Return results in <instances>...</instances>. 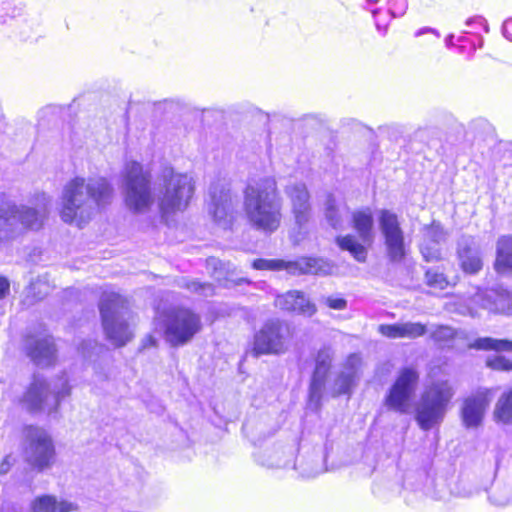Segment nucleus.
I'll return each instance as SVG.
<instances>
[{
  "instance_id": "obj_1",
  "label": "nucleus",
  "mask_w": 512,
  "mask_h": 512,
  "mask_svg": "<svg viewBox=\"0 0 512 512\" xmlns=\"http://www.w3.org/2000/svg\"><path fill=\"white\" fill-rule=\"evenodd\" d=\"M114 188L105 177H75L63 188L61 219L82 227L113 198Z\"/></svg>"
},
{
  "instance_id": "obj_2",
  "label": "nucleus",
  "mask_w": 512,
  "mask_h": 512,
  "mask_svg": "<svg viewBox=\"0 0 512 512\" xmlns=\"http://www.w3.org/2000/svg\"><path fill=\"white\" fill-rule=\"evenodd\" d=\"M243 207L249 224L256 230L272 234L282 222V198L274 177L251 180L244 190Z\"/></svg>"
},
{
  "instance_id": "obj_3",
  "label": "nucleus",
  "mask_w": 512,
  "mask_h": 512,
  "mask_svg": "<svg viewBox=\"0 0 512 512\" xmlns=\"http://www.w3.org/2000/svg\"><path fill=\"white\" fill-rule=\"evenodd\" d=\"M99 310L107 339L116 347L126 345L133 338L127 300L116 292L105 291Z\"/></svg>"
},
{
  "instance_id": "obj_4",
  "label": "nucleus",
  "mask_w": 512,
  "mask_h": 512,
  "mask_svg": "<svg viewBox=\"0 0 512 512\" xmlns=\"http://www.w3.org/2000/svg\"><path fill=\"white\" fill-rule=\"evenodd\" d=\"M194 193L192 178L185 173L165 167L158 184L157 203L162 217L187 208Z\"/></svg>"
},
{
  "instance_id": "obj_5",
  "label": "nucleus",
  "mask_w": 512,
  "mask_h": 512,
  "mask_svg": "<svg viewBox=\"0 0 512 512\" xmlns=\"http://www.w3.org/2000/svg\"><path fill=\"white\" fill-rule=\"evenodd\" d=\"M122 191L126 207L141 214L150 210L155 201L151 175L136 161L127 162L122 172Z\"/></svg>"
},
{
  "instance_id": "obj_6",
  "label": "nucleus",
  "mask_w": 512,
  "mask_h": 512,
  "mask_svg": "<svg viewBox=\"0 0 512 512\" xmlns=\"http://www.w3.org/2000/svg\"><path fill=\"white\" fill-rule=\"evenodd\" d=\"M70 390L65 373L51 381L35 375L24 395V403L32 412L52 414L57 411L61 400L70 395Z\"/></svg>"
},
{
  "instance_id": "obj_7",
  "label": "nucleus",
  "mask_w": 512,
  "mask_h": 512,
  "mask_svg": "<svg viewBox=\"0 0 512 512\" xmlns=\"http://www.w3.org/2000/svg\"><path fill=\"white\" fill-rule=\"evenodd\" d=\"M453 395L447 382L434 383L424 390L415 408V420L422 430L428 431L443 421Z\"/></svg>"
},
{
  "instance_id": "obj_8",
  "label": "nucleus",
  "mask_w": 512,
  "mask_h": 512,
  "mask_svg": "<svg viewBox=\"0 0 512 512\" xmlns=\"http://www.w3.org/2000/svg\"><path fill=\"white\" fill-rule=\"evenodd\" d=\"M202 329L199 314L189 308L171 310L164 320V339L171 347L189 343Z\"/></svg>"
},
{
  "instance_id": "obj_9",
  "label": "nucleus",
  "mask_w": 512,
  "mask_h": 512,
  "mask_svg": "<svg viewBox=\"0 0 512 512\" xmlns=\"http://www.w3.org/2000/svg\"><path fill=\"white\" fill-rule=\"evenodd\" d=\"M252 267L257 270H285L293 276L313 274L326 276L332 273L333 265L320 257H300L293 261L282 259H256Z\"/></svg>"
},
{
  "instance_id": "obj_10",
  "label": "nucleus",
  "mask_w": 512,
  "mask_h": 512,
  "mask_svg": "<svg viewBox=\"0 0 512 512\" xmlns=\"http://www.w3.org/2000/svg\"><path fill=\"white\" fill-rule=\"evenodd\" d=\"M378 224L385 252L391 263H401L407 255L405 233L398 215L388 209L379 212Z\"/></svg>"
},
{
  "instance_id": "obj_11",
  "label": "nucleus",
  "mask_w": 512,
  "mask_h": 512,
  "mask_svg": "<svg viewBox=\"0 0 512 512\" xmlns=\"http://www.w3.org/2000/svg\"><path fill=\"white\" fill-rule=\"evenodd\" d=\"M55 449L50 435L42 428L28 426L25 429L24 456L28 464L38 471L51 466Z\"/></svg>"
},
{
  "instance_id": "obj_12",
  "label": "nucleus",
  "mask_w": 512,
  "mask_h": 512,
  "mask_svg": "<svg viewBox=\"0 0 512 512\" xmlns=\"http://www.w3.org/2000/svg\"><path fill=\"white\" fill-rule=\"evenodd\" d=\"M288 333V327L279 319L268 320L254 336L255 355L283 352Z\"/></svg>"
},
{
  "instance_id": "obj_13",
  "label": "nucleus",
  "mask_w": 512,
  "mask_h": 512,
  "mask_svg": "<svg viewBox=\"0 0 512 512\" xmlns=\"http://www.w3.org/2000/svg\"><path fill=\"white\" fill-rule=\"evenodd\" d=\"M418 380L419 375L415 369L403 368L386 396L387 408L401 414L406 413L408 402L415 391Z\"/></svg>"
},
{
  "instance_id": "obj_14",
  "label": "nucleus",
  "mask_w": 512,
  "mask_h": 512,
  "mask_svg": "<svg viewBox=\"0 0 512 512\" xmlns=\"http://www.w3.org/2000/svg\"><path fill=\"white\" fill-rule=\"evenodd\" d=\"M40 201L41 206L39 208L6 202L9 216L15 223V234L21 232L23 229L38 230L41 228L44 218L48 213L50 199L46 194H42Z\"/></svg>"
},
{
  "instance_id": "obj_15",
  "label": "nucleus",
  "mask_w": 512,
  "mask_h": 512,
  "mask_svg": "<svg viewBox=\"0 0 512 512\" xmlns=\"http://www.w3.org/2000/svg\"><path fill=\"white\" fill-rule=\"evenodd\" d=\"M457 258L465 274H478L484 265L480 242L473 236H462L457 242Z\"/></svg>"
},
{
  "instance_id": "obj_16",
  "label": "nucleus",
  "mask_w": 512,
  "mask_h": 512,
  "mask_svg": "<svg viewBox=\"0 0 512 512\" xmlns=\"http://www.w3.org/2000/svg\"><path fill=\"white\" fill-rule=\"evenodd\" d=\"M209 196V213L215 222L226 227L231 222L233 212L230 189L225 184L215 183L209 188Z\"/></svg>"
},
{
  "instance_id": "obj_17",
  "label": "nucleus",
  "mask_w": 512,
  "mask_h": 512,
  "mask_svg": "<svg viewBox=\"0 0 512 512\" xmlns=\"http://www.w3.org/2000/svg\"><path fill=\"white\" fill-rule=\"evenodd\" d=\"M295 225L301 230L311 217L310 194L304 183H292L285 187Z\"/></svg>"
},
{
  "instance_id": "obj_18",
  "label": "nucleus",
  "mask_w": 512,
  "mask_h": 512,
  "mask_svg": "<svg viewBox=\"0 0 512 512\" xmlns=\"http://www.w3.org/2000/svg\"><path fill=\"white\" fill-rule=\"evenodd\" d=\"M334 351L331 347L321 348L315 358V368L309 386V403L318 405L322 399L327 374L331 367Z\"/></svg>"
},
{
  "instance_id": "obj_19",
  "label": "nucleus",
  "mask_w": 512,
  "mask_h": 512,
  "mask_svg": "<svg viewBox=\"0 0 512 512\" xmlns=\"http://www.w3.org/2000/svg\"><path fill=\"white\" fill-rule=\"evenodd\" d=\"M24 12L25 4L21 0H0V24L12 21L11 25L19 29L18 36L22 40L28 39L34 30L33 24L23 17Z\"/></svg>"
},
{
  "instance_id": "obj_20",
  "label": "nucleus",
  "mask_w": 512,
  "mask_h": 512,
  "mask_svg": "<svg viewBox=\"0 0 512 512\" xmlns=\"http://www.w3.org/2000/svg\"><path fill=\"white\" fill-rule=\"evenodd\" d=\"M489 404L488 391H479L466 398L461 409V417L466 428H476L483 420Z\"/></svg>"
},
{
  "instance_id": "obj_21",
  "label": "nucleus",
  "mask_w": 512,
  "mask_h": 512,
  "mask_svg": "<svg viewBox=\"0 0 512 512\" xmlns=\"http://www.w3.org/2000/svg\"><path fill=\"white\" fill-rule=\"evenodd\" d=\"M360 366L361 357L359 354L353 353L347 357L342 370L334 380L332 388L334 396L351 394V390L358 379Z\"/></svg>"
},
{
  "instance_id": "obj_22",
  "label": "nucleus",
  "mask_w": 512,
  "mask_h": 512,
  "mask_svg": "<svg viewBox=\"0 0 512 512\" xmlns=\"http://www.w3.org/2000/svg\"><path fill=\"white\" fill-rule=\"evenodd\" d=\"M275 305L284 311L306 317L313 316L317 311L316 305L303 292L298 290H291L278 295L275 299Z\"/></svg>"
},
{
  "instance_id": "obj_23",
  "label": "nucleus",
  "mask_w": 512,
  "mask_h": 512,
  "mask_svg": "<svg viewBox=\"0 0 512 512\" xmlns=\"http://www.w3.org/2000/svg\"><path fill=\"white\" fill-rule=\"evenodd\" d=\"M26 350L28 356L37 366H49L55 359L56 350L51 336L28 338L26 340Z\"/></svg>"
},
{
  "instance_id": "obj_24",
  "label": "nucleus",
  "mask_w": 512,
  "mask_h": 512,
  "mask_svg": "<svg viewBox=\"0 0 512 512\" xmlns=\"http://www.w3.org/2000/svg\"><path fill=\"white\" fill-rule=\"evenodd\" d=\"M256 461L267 468H287L293 461V450L280 446L266 447L256 455Z\"/></svg>"
},
{
  "instance_id": "obj_25",
  "label": "nucleus",
  "mask_w": 512,
  "mask_h": 512,
  "mask_svg": "<svg viewBox=\"0 0 512 512\" xmlns=\"http://www.w3.org/2000/svg\"><path fill=\"white\" fill-rule=\"evenodd\" d=\"M483 307L494 312L512 314V294L504 288H493L485 292Z\"/></svg>"
},
{
  "instance_id": "obj_26",
  "label": "nucleus",
  "mask_w": 512,
  "mask_h": 512,
  "mask_svg": "<svg viewBox=\"0 0 512 512\" xmlns=\"http://www.w3.org/2000/svg\"><path fill=\"white\" fill-rule=\"evenodd\" d=\"M494 269L501 275H512V236L502 235L496 242Z\"/></svg>"
},
{
  "instance_id": "obj_27",
  "label": "nucleus",
  "mask_w": 512,
  "mask_h": 512,
  "mask_svg": "<svg viewBox=\"0 0 512 512\" xmlns=\"http://www.w3.org/2000/svg\"><path fill=\"white\" fill-rule=\"evenodd\" d=\"M352 224L363 243L369 244L373 241L374 219L369 208L354 211L352 213Z\"/></svg>"
},
{
  "instance_id": "obj_28",
  "label": "nucleus",
  "mask_w": 512,
  "mask_h": 512,
  "mask_svg": "<svg viewBox=\"0 0 512 512\" xmlns=\"http://www.w3.org/2000/svg\"><path fill=\"white\" fill-rule=\"evenodd\" d=\"M31 509L33 512H73L78 506L67 501L58 502L54 496L43 495L31 503Z\"/></svg>"
},
{
  "instance_id": "obj_29",
  "label": "nucleus",
  "mask_w": 512,
  "mask_h": 512,
  "mask_svg": "<svg viewBox=\"0 0 512 512\" xmlns=\"http://www.w3.org/2000/svg\"><path fill=\"white\" fill-rule=\"evenodd\" d=\"M336 243L340 249L348 251L356 261L361 263L366 261L367 250L354 235L348 234L345 236H338L336 238Z\"/></svg>"
},
{
  "instance_id": "obj_30",
  "label": "nucleus",
  "mask_w": 512,
  "mask_h": 512,
  "mask_svg": "<svg viewBox=\"0 0 512 512\" xmlns=\"http://www.w3.org/2000/svg\"><path fill=\"white\" fill-rule=\"evenodd\" d=\"M494 418L502 424L512 423V388L504 392L496 402Z\"/></svg>"
},
{
  "instance_id": "obj_31",
  "label": "nucleus",
  "mask_w": 512,
  "mask_h": 512,
  "mask_svg": "<svg viewBox=\"0 0 512 512\" xmlns=\"http://www.w3.org/2000/svg\"><path fill=\"white\" fill-rule=\"evenodd\" d=\"M471 348L477 350H495L501 351H512V341L507 339H495L492 337H480L477 338L471 345Z\"/></svg>"
},
{
  "instance_id": "obj_32",
  "label": "nucleus",
  "mask_w": 512,
  "mask_h": 512,
  "mask_svg": "<svg viewBox=\"0 0 512 512\" xmlns=\"http://www.w3.org/2000/svg\"><path fill=\"white\" fill-rule=\"evenodd\" d=\"M15 235V223L9 216L6 201L0 198V242Z\"/></svg>"
},
{
  "instance_id": "obj_33",
  "label": "nucleus",
  "mask_w": 512,
  "mask_h": 512,
  "mask_svg": "<svg viewBox=\"0 0 512 512\" xmlns=\"http://www.w3.org/2000/svg\"><path fill=\"white\" fill-rule=\"evenodd\" d=\"M206 262L207 268L212 269V276L218 282L230 280V275L234 269L231 263H224L215 257L208 258Z\"/></svg>"
},
{
  "instance_id": "obj_34",
  "label": "nucleus",
  "mask_w": 512,
  "mask_h": 512,
  "mask_svg": "<svg viewBox=\"0 0 512 512\" xmlns=\"http://www.w3.org/2000/svg\"><path fill=\"white\" fill-rule=\"evenodd\" d=\"M447 233L439 222L433 221L423 228L422 241L428 243L442 244L446 241Z\"/></svg>"
},
{
  "instance_id": "obj_35",
  "label": "nucleus",
  "mask_w": 512,
  "mask_h": 512,
  "mask_svg": "<svg viewBox=\"0 0 512 512\" xmlns=\"http://www.w3.org/2000/svg\"><path fill=\"white\" fill-rule=\"evenodd\" d=\"M179 286L204 297L212 296L214 294L213 285L206 282L183 278L180 280Z\"/></svg>"
},
{
  "instance_id": "obj_36",
  "label": "nucleus",
  "mask_w": 512,
  "mask_h": 512,
  "mask_svg": "<svg viewBox=\"0 0 512 512\" xmlns=\"http://www.w3.org/2000/svg\"><path fill=\"white\" fill-rule=\"evenodd\" d=\"M441 244L421 241L420 253L426 262H438L442 259Z\"/></svg>"
},
{
  "instance_id": "obj_37",
  "label": "nucleus",
  "mask_w": 512,
  "mask_h": 512,
  "mask_svg": "<svg viewBox=\"0 0 512 512\" xmlns=\"http://www.w3.org/2000/svg\"><path fill=\"white\" fill-rule=\"evenodd\" d=\"M325 216L330 226L334 229H338L342 226V217L336 206L335 199L331 196H329L326 201Z\"/></svg>"
},
{
  "instance_id": "obj_38",
  "label": "nucleus",
  "mask_w": 512,
  "mask_h": 512,
  "mask_svg": "<svg viewBox=\"0 0 512 512\" xmlns=\"http://www.w3.org/2000/svg\"><path fill=\"white\" fill-rule=\"evenodd\" d=\"M51 290H52V287L50 286L46 276L38 277V279L36 281L31 282L30 287H29V293L36 300L43 299L50 293Z\"/></svg>"
},
{
  "instance_id": "obj_39",
  "label": "nucleus",
  "mask_w": 512,
  "mask_h": 512,
  "mask_svg": "<svg viewBox=\"0 0 512 512\" xmlns=\"http://www.w3.org/2000/svg\"><path fill=\"white\" fill-rule=\"evenodd\" d=\"M430 337L432 340L440 345H447L455 337V331L449 326H438L432 332Z\"/></svg>"
},
{
  "instance_id": "obj_40",
  "label": "nucleus",
  "mask_w": 512,
  "mask_h": 512,
  "mask_svg": "<svg viewBox=\"0 0 512 512\" xmlns=\"http://www.w3.org/2000/svg\"><path fill=\"white\" fill-rule=\"evenodd\" d=\"M426 282L430 287L443 290L447 287L448 281L443 273L434 269H428L425 273Z\"/></svg>"
},
{
  "instance_id": "obj_41",
  "label": "nucleus",
  "mask_w": 512,
  "mask_h": 512,
  "mask_svg": "<svg viewBox=\"0 0 512 512\" xmlns=\"http://www.w3.org/2000/svg\"><path fill=\"white\" fill-rule=\"evenodd\" d=\"M404 338L414 339L423 336L427 332L426 325L420 322L402 323Z\"/></svg>"
},
{
  "instance_id": "obj_42",
  "label": "nucleus",
  "mask_w": 512,
  "mask_h": 512,
  "mask_svg": "<svg viewBox=\"0 0 512 512\" xmlns=\"http://www.w3.org/2000/svg\"><path fill=\"white\" fill-rule=\"evenodd\" d=\"M487 366L493 370L497 371H511L512 370V361L507 359L504 356L497 355L493 357H489L486 361Z\"/></svg>"
},
{
  "instance_id": "obj_43",
  "label": "nucleus",
  "mask_w": 512,
  "mask_h": 512,
  "mask_svg": "<svg viewBox=\"0 0 512 512\" xmlns=\"http://www.w3.org/2000/svg\"><path fill=\"white\" fill-rule=\"evenodd\" d=\"M378 330L382 335L391 339L404 338L402 323L382 324Z\"/></svg>"
},
{
  "instance_id": "obj_44",
  "label": "nucleus",
  "mask_w": 512,
  "mask_h": 512,
  "mask_svg": "<svg viewBox=\"0 0 512 512\" xmlns=\"http://www.w3.org/2000/svg\"><path fill=\"white\" fill-rule=\"evenodd\" d=\"M388 10L392 17L404 15L407 9V0H388Z\"/></svg>"
},
{
  "instance_id": "obj_45",
  "label": "nucleus",
  "mask_w": 512,
  "mask_h": 512,
  "mask_svg": "<svg viewBox=\"0 0 512 512\" xmlns=\"http://www.w3.org/2000/svg\"><path fill=\"white\" fill-rule=\"evenodd\" d=\"M324 303L331 309L334 310H344L347 308L346 299L339 297L337 295H331L324 298Z\"/></svg>"
},
{
  "instance_id": "obj_46",
  "label": "nucleus",
  "mask_w": 512,
  "mask_h": 512,
  "mask_svg": "<svg viewBox=\"0 0 512 512\" xmlns=\"http://www.w3.org/2000/svg\"><path fill=\"white\" fill-rule=\"evenodd\" d=\"M15 460L12 456H6L0 464V474H7Z\"/></svg>"
},
{
  "instance_id": "obj_47",
  "label": "nucleus",
  "mask_w": 512,
  "mask_h": 512,
  "mask_svg": "<svg viewBox=\"0 0 512 512\" xmlns=\"http://www.w3.org/2000/svg\"><path fill=\"white\" fill-rule=\"evenodd\" d=\"M9 288V281L5 277L0 276V299L6 296V294L9 292Z\"/></svg>"
},
{
  "instance_id": "obj_48",
  "label": "nucleus",
  "mask_w": 512,
  "mask_h": 512,
  "mask_svg": "<svg viewBox=\"0 0 512 512\" xmlns=\"http://www.w3.org/2000/svg\"><path fill=\"white\" fill-rule=\"evenodd\" d=\"M503 35L510 41H512V18L507 19L503 23Z\"/></svg>"
},
{
  "instance_id": "obj_49",
  "label": "nucleus",
  "mask_w": 512,
  "mask_h": 512,
  "mask_svg": "<svg viewBox=\"0 0 512 512\" xmlns=\"http://www.w3.org/2000/svg\"><path fill=\"white\" fill-rule=\"evenodd\" d=\"M92 344H94V348H98V349H102V348H103L102 346H98L96 342H92V341H88V342H86V341H84V342L81 344V346H80V348H79V349L81 350V352L83 353V355H84L85 357H90V353H89V351H88V346H89V347H91V346H92Z\"/></svg>"
},
{
  "instance_id": "obj_50",
  "label": "nucleus",
  "mask_w": 512,
  "mask_h": 512,
  "mask_svg": "<svg viewBox=\"0 0 512 512\" xmlns=\"http://www.w3.org/2000/svg\"><path fill=\"white\" fill-rule=\"evenodd\" d=\"M425 33H433L434 35H436L437 38L440 37V33L436 29L431 28V27H423V28L418 29L415 32V37H420Z\"/></svg>"
},
{
  "instance_id": "obj_51",
  "label": "nucleus",
  "mask_w": 512,
  "mask_h": 512,
  "mask_svg": "<svg viewBox=\"0 0 512 512\" xmlns=\"http://www.w3.org/2000/svg\"><path fill=\"white\" fill-rule=\"evenodd\" d=\"M321 472H322V469L319 468V469H313V470H310V471H303L302 474L305 477H315L316 475H318Z\"/></svg>"
},
{
  "instance_id": "obj_52",
  "label": "nucleus",
  "mask_w": 512,
  "mask_h": 512,
  "mask_svg": "<svg viewBox=\"0 0 512 512\" xmlns=\"http://www.w3.org/2000/svg\"><path fill=\"white\" fill-rule=\"evenodd\" d=\"M476 21H479V22H483L485 21L482 17L480 16H476V17H471L469 18L467 21H466V25L467 26H470L472 23L476 22Z\"/></svg>"
},
{
  "instance_id": "obj_53",
  "label": "nucleus",
  "mask_w": 512,
  "mask_h": 512,
  "mask_svg": "<svg viewBox=\"0 0 512 512\" xmlns=\"http://www.w3.org/2000/svg\"><path fill=\"white\" fill-rule=\"evenodd\" d=\"M453 40H454V34H449L446 38H445V44L447 47H451L453 46Z\"/></svg>"
}]
</instances>
